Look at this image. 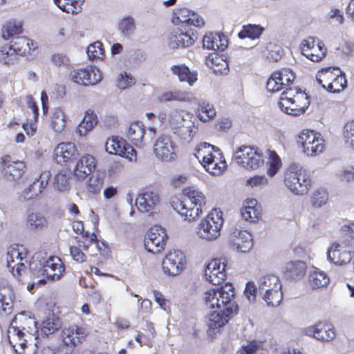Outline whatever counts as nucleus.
Instances as JSON below:
<instances>
[{
    "instance_id": "338daca9",
    "label": "nucleus",
    "mask_w": 354,
    "mask_h": 354,
    "mask_svg": "<svg viewBox=\"0 0 354 354\" xmlns=\"http://www.w3.org/2000/svg\"><path fill=\"white\" fill-rule=\"evenodd\" d=\"M262 346V342L257 340H252L248 342L246 346H243L240 350V354H254Z\"/></svg>"
},
{
    "instance_id": "dca6fc26",
    "label": "nucleus",
    "mask_w": 354,
    "mask_h": 354,
    "mask_svg": "<svg viewBox=\"0 0 354 354\" xmlns=\"http://www.w3.org/2000/svg\"><path fill=\"white\" fill-rule=\"evenodd\" d=\"M1 171L3 176L8 180H17L21 178L26 170L25 161L14 160L8 154L0 158Z\"/></svg>"
},
{
    "instance_id": "c03bdc74",
    "label": "nucleus",
    "mask_w": 354,
    "mask_h": 354,
    "mask_svg": "<svg viewBox=\"0 0 354 354\" xmlns=\"http://www.w3.org/2000/svg\"><path fill=\"white\" fill-rule=\"evenodd\" d=\"M259 288L265 292L273 289L281 288L279 278L274 274H269L263 276L259 281Z\"/></svg>"
},
{
    "instance_id": "a19ab883",
    "label": "nucleus",
    "mask_w": 354,
    "mask_h": 354,
    "mask_svg": "<svg viewBox=\"0 0 354 354\" xmlns=\"http://www.w3.org/2000/svg\"><path fill=\"white\" fill-rule=\"evenodd\" d=\"M330 279L323 271L318 269L312 271L308 276V284L312 289H319L327 286Z\"/></svg>"
},
{
    "instance_id": "f8f14e48",
    "label": "nucleus",
    "mask_w": 354,
    "mask_h": 354,
    "mask_svg": "<svg viewBox=\"0 0 354 354\" xmlns=\"http://www.w3.org/2000/svg\"><path fill=\"white\" fill-rule=\"evenodd\" d=\"M299 49L303 55L314 62L322 60L327 53L324 43L319 39L311 36L302 40Z\"/></svg>"
},
{
    "instance_id": "e2e57ef3",
    "label": "nucleus",
    "mask_w": 354,
    "mask_h": 354,
    "mask_svg": "<svg viewBox=\"0 0 354 354\" xmlns=\"http://www.w3.org/2000/svg\"><path fill=\"white\" fill-rule=\"evenodd\" d=\"M185 112L182 110H174L170 112L168 119L169 123L174 129H178L183 126L185 122L184 115Z\"/></svg>"
},
{
    "instance_id": "393cba45",
    "label": "nucleus",
    "mask_w": 354,
    "mask_h": 354,
    "mask_svg": "<svg viewBox=\"0 0 354 354\" xmlns=\"http://www.w3.org/2000/svg\"><path fill=\"white\" fill-rule=\"evenodd\" d=\"M50 178V173L49 171H42L38 178H37L28 187L24 189L21 194V197L24 201L37 198L46 189Z\"/></svg>"
},
{
    "instance_id": "4d7b16f0",
    "label": "nucleus",
    "mask_w": 354,
    "mask_h": 354,
    "mask_svg": "<svg viewBox=\"0 0 354 354\" xmlns=\"http://www.w3.org/2000/svg\"><path fill=\"white\" fill-rule=\"evenodd\" d=\"M104 48L102 42L97 41L87 47V54L89 59H102L104 57Z\"/></svg>"
},
{
    "instance_id": "b1692460",
    "label": "nucleus",
    "mask_w": 354,
    "mask_h": 354,
    "mask_svg": "<svg viewBox=\"0 0 354 354\" xmlns=\"http://www.w3.org/2000/svg\"><path fill=\"white\" fill-rule=\"evenodd\" d=\"M191 28L180 26L173 30L169 37V44L173 48H186L194 43Z\"/></svg>"
},
{
    "instance_id": "3c124183",
    "label": "nucleus",
    "mask_w": 354,
    "mask_h": 354,
    "mask_svg": "<svg viewBox=\"0 0 354 354\" xmlns=\"http://www.w3.org/2000/svg\"><path fill=\"white\" fill-rule=\"evenodd\" d=\"M60 108L55 109L50 119V126L56 132H62L66 127V118Z\"/></svg>"
},
{
    "instance_id": "5fc2aeb1",
    "label": "nucleus",
    "mask_w": 354,
    "mask_h": 354,
    "mask_svg": "<svg viewBox=\"0 0 354 354\" xmlns=\"http://www.w3.org/2000/svg\"><path fill=\"white\" fill-rule=\"evenodd\" d=\"M70 174L67 171H60L54 178V186L59 191H67L70 188Z\"/></svg>"
},
{
    "instance_id": "6e6552de",
    "label": "nucleus",
    "mask_w": 354,
    "mask_h": 354,
    "mask_svg": "<svg viewBox=\"0 0 354 354\" xmlns=\"http://www.w3.org/2000/svg\"><path fill=\"white\" fill-rule=\"evenodd\" d=\"M88 335L86 328L82 326L73 324L64 326L59 333L61 346L73 351L87 340Z\"/></svg>"
},
{
    "instance_id": "f257e3e1",
    "label": "nucleus",
    "mask_w": 354,
    "mask_h": 354,
    "mask_svg": "<svg viewBox=\"0 0 354 354\" xmlns=\"http://www.w3.org/2000/svg\"><path fill=\"white\" fill-rule=\"evenodd\" d=\"M234 288L230 283L205 292V307L215 310L209 315L207 322V334L212 339L216 338L230 320L238 314L239 306L234 301Z\"/></svg>"
},
{
    "instance_id": "20e7f679",
    "label": "nucleus",
    "mask_w": 354,
    "mask_h": 354,
    "mask_svg": "<svg viewBox=\"0 0 354 354\" xmlns=\"http://www.w3.org/2000/svg\"><path fill=\"white\" fill-rule=\"evenodd\" d=\"M309 105L308 95L297 87L286 88L278 102V106L283 112L293 116L303 114Z\"/></svg>"
},
{
    "instance_id": "39448f33",
    "label": "nucleus",
    "mask_w": 354,
    "mask_h": 354,
    "mask_svg": "<svg viewBox=\"0 0 354 354\" xmlns=\"http://www.w3.org/2000/svg\"><path fill=\"white\" fill-rule=\"evenodd\" d=\"M284 183L295 194L304 195L311 187L312 179L306 169L296 164H292L284 174Z\"/></svg>"
},
{
    "instance_id": "4468645a",
    "label": "nucleus",
    "mask_w": 354,
    "mask_h": 354,
    "mask_svg": "<svg viewBox=\"0 0 354 354\" xmlns=\"http://www.w3.org/2000/svg\"><path fill=\"white\" fill-rule=\"evenodd\" d=\"M102 78L101 71L93 66L73 69L69 74V79L72 82L85 86L95 85Z\"/></svg>"
},
{
    "instance_id": "8fccbe9b",
    "label": "nucleus",
    "mask_w": 354,
    "mask_h": 354,
    "mask_svg": "<svg viewBox=\"0 0 354 354\" xmlns=\"http://www.w3.org/2000/svg\"><path fill=\"white\" fill-rule=\"evenodd\" d=\"M263 30L264 28L259 25L248 24L242 27V29L238 33V36L240 39H255L262 35Z\"/></svg>"
},
{
    "instance_id": "58836bf2",
    "label": "nucleus",
    "mask_w": 354,
    "mask_h": 354,
    "mask_svg": "<svg viewBox=\"0 0 354 354\" xmlns=\"http://www.w3.org/2000/svg\"><path fill=\"white\" fill-rule=\"evenodd\" d=\"M218 149H219L218 147L209 143L201 142L196 147L194 156L203 165L214 156V153H216Z\"/></svg>"
},
{
    "instance_id": "f3484780",
    "label": "nucleus",
    "mask_w": 354,
    "mask_h": 354,
    "mask_svg": "<svg viewBox=\"0 0 354 354\" xmlns=\"http://www.w3.org/2000/svg\"><path fill=\"white\" fill-rule=\"evenodd\" d=\"M304 333L320 342H330L336 337V330L332 324L326 321H319L314 325L306 327Z\"/></svg>"
},
{
    "instance_id": "a878e982",
    "label": "nucleus",
    "mask_w": 354,
    "mask_h": 354,
    "mask_svg": "<svg viewBox=\"0 0 354 354\" xmlns=\"http://www.w3.org/2000/svg\"><path fill=\"white\" fill-rule=\"evenodd\" d=\"M328 260L336 265H344L349 263L352 259V252L346 249L344 242L333 243L327 252Z\"/></svg>"
},
{
    "instance_id": "bf43d9fd",
    "label": "nucleus",
    "mask_w": 354,
    "mask_h": 354,
    "mask_svg": "<svg viewBox=\"0 0 354 354\" xmlns=\"http://www.w3.org/2000/svg\"><path fill=\"white\" fill-rule=\"evenodd\" d=\"M281 290V288H277L265 292L263 299L268 306L274 307L280 304L283 299V294Z\"/></svg>"
},
{
    "instance_id": "9b49d317",
    "label": "nucleus",
    "mask_w": 354,
    "mask_h": 354,
    "mask_svg": "<svg viewBox=\"0 0 354 354\" xmlns=\"http://www.w3.org/2000/svg\"><path fill=\"white\" fill-rule=\"evenodd\" d=\"M7 266L15 277H20L28 263V250L23 245L10 246L8 249Z\"/></svg>"
},
{
    "instance_id": "f704fd0d",
    "label": "nucleus",
    "mask_w": 354,
    "mask_h": 354,
    "mask_svg": "<svg viewBox=\"0 0 354 354\" xmlns=\"http://www.w3.org/2000/svg\"><path fill=\"white\" fill-rule=\"evenodd\" d=\"M145 132V127L142 122H133L129 127L127 137L134 145L141 147L144 145Z\"/></svg>"
},
{
    "instance_id": "9d476101",
    "label": "nucleus",
    "mask_w": 354,
    "mask_h": 354,
    "mask_svg": "<svg viewBox=\"0 0 354 354\" xmlns=\"http://www.w3.org/2000/svg\"><path fill=\"white\" fill-rule=\"evenodd\" d=\"M297 142L308 156H317L325 149V140L322 136L313 130H302L298 136Z\"/></svg>"
},
{
    "instance_id": "a211bd4d",
    "label": "nucleus",
    "mask_w": 354,
    "mask_h": 354,
    "mask_svg": "<svg viewBox=\"0 0 354 354\" xmlns=\"http://www.w3.org/2000/svg\"><path fill=\"white\" fill-rule=\"evenodd\" d=\"M105 147L106 151L111 154L118 155L130 160H136V151L125 140L119 136L109 138Z\"/></svg>"
},
{
    "instance_id": "603ef678",
    "label": "nucleus",
    "mask_w": 354,
    "mask_h": 354,
    "mask_svg": "<svg viewBox=\"0 0 354 354\" xmlns=\"http://www.w3.org/2000/svg\"><path fill=\"white\" fill-rule=\"evenodd\" d=\"M27 225L30 229L42 230L47 227L48 221L40 213H31L28 216Z\"/></svg>"
},
{
    "instance_id": "13d9d810",
    "label": "nucleus",
    "mask_w": 354,
    "mask_h": 354,
    "mask_svg": "<svg viewBox=\"0 0 354 354\" xmlns=\"http://www.w3.org/2000/svg\"><path fill=\"white\" fill-rule=\"evenodd\" d=\"M216 111L213 105L209 103H203L198 110V118L201 121L207 122L214 118Z\"/></svg>"
},
{
    "instance_id": "473e14b6",
    "label": "nucleus",
    "mask_w": 354,
    "mask_h": 354,
    "mask_svg": "<svg viewBox=\"0 0 354 354\" xmlns=\"http://www.w3.org/2000/svg\"><path fill=\"white\" fill-rule=\"evenodd\" d=\"M8 44L19 57L30 55L37 48V44L26 37H16Z\"/></svg>"
},
{
    "instance_id": "bb28decb",
    "label": "nucleus",
    "mask_w": 354,
    "mask_h": 354,
    "mask_svg": "<svg viewBox=\"0 0 354 354\" xmlns=\"http://www.w3.org/2000/svg\"><path fill=\"white\" fill-rule=\"evenodd\" d=\"M96 165L94 156L90 154L82 156L73 169V175L77 180H84L95 169Z\"/></svg>"
},
{
    "instance_id": "4be33fe9",
    "label": "nucleus",
    "mask_w": 354,
    "mask_h": 354,
    "mask_svg": "<svg viewBox=\"0 0 354 354\" xmlns=\"http://www.w3.org/2000/svg\"><path fill=\"white\" fill-rule=\"evenodd\" d=\"M176 145L167 135H161L153 145V152L156 158L161 160L170 161L176 156Z\"/></svg>"
},
{
    "instance_id": "aec40b11",
    "label": "nucleus",
    "mask_w": 354,
    "mask_h": 354,
    "mask_svg": "<svg viewBox=\"0 0 354 354\" xmlns=\"http://www.w3.org/2000/svg\"><path fill=\"white\" fill-rule=\"evenodd\" d=\"M295 78L294 73L289 68H282L274 72L267 81L266 88L270 92H277L292 83Z\"/></svg>"
},
{
    "instance_id": "79ce46f5",
    "label": "nucleus",
    "mask_w": 354,
    "mask_h": 354,
    "mask_svg": "<svg viewBox=\"0 0 354 354\" xmlns=\"http://www.w3.org/2000/svg\"><path fill=\"white\" fill-rule=\"evenodd\" d=\"M207 64L215 74H227L229 71L228 62L221 55H212Z\"/></svg>"
},
{
    "instance_id": "c85d7f7f",
    "label": "nucleus",
    "mask_w": 354,
    "mask_h": 354,
    "mask_svg": "<svg viewBox=\"0 0 354 354\" xmlns=\"http://www.w3.org/2000/svg\"><path fill=\"white\" fill-rule=\"evenodd\" d=\"M64 270V263L59 257L55 256L50 257L43 266L44 275L50 279H59Z\"/></svg>"
},
{
    "instance_id": "7c9ffc66",
    "label": "nucleus",
    "mask_w": 354,
    "mask_h": 354,
    "mask_svg": "<svg viewBox=\"0 0 354 354\" xmlns=\"http://www.w3.org/2000/svg\"><path fill=\"white\" fill-rule=\"evenodd\" d=\"M261 206L256 199L250 198L244 201L241 209V216L244 220L255 223L261 218Z\"/></svg>"
},
{
    "instance_id": "72a5a7b5",
    "label": "nucleus",
    "mask_w": 354,
    "mask_h": 354,
    "mask_svg": "<svg viewBox=\"0 0 354 354\" xmlns=\"http://www.w3.org/2000/svg\"><path fill=\"white\" fill-rule=\"evenodd\" d=\"M195 100L196 97L193 93L180 90L165 91L158 96V101L164 103L171 101L192 102Z\"/></svg>"
},
{
    "instance_id": "7ed1b4c3",
    "label": "nucleus",
    "mask_w": 354,
    "mask_h": 354,
    "mask_svg": "<svg viewBox=\"0 0 354 354\" xmlns=\"http://www.w3.org/2000/svg\"><path fill=\"white\" fill-rule=\"evenodd\" d=\"M181 198L176 196L170 199L172 208L185 221H192L198 218L203 212L206 199L202 192L194 187L183 189Z\"/></svg>"
},
{
    "instance_id": "c756f323",
    "label": "nucleus",
    "mask_w": 354,
    "mask_h": 354,
    "mask_svg": "<svg viewBox=\"0 0 354 354\" xmlns=\"http://www.w3.org/2000/svg\"><path fill=\"white\" fill-rule=\"evenodd\" d=\"M205 169L213 176L222 174L227 169V163L221 149L216 151V153L202 165Z\"/></svg>"
},
{
    "instance_id": "f03ea898",
    "label": "nucleus",
    "mask_w": 354,
    "mask_h": 354,
    "mask_svg": "<svg viewBox=\"0 0 354 354\" xmlns=\"http://www.w3.org/2000/svg\"><path fill=\"white\" fill-rule=\"evenodd\" d=\"M37 322L33 317L28 316L25 313L16 315L12 320L8 330V339L10 344L18 354H35V350L29 349L25 336L37 337Z\"/></svg>"
},
{
    "instance_id": "412c9836",
    "label": "nucleus",
    "mask_w": 354,
    "mask_h": 354,
    "mask_svg": "<svg viewBox=\"0 0 354 354\" xmlns=\"http://www.w3.org/2000/svg\"><path fill=\"white\" fill-rule=\"evenodd\" d=\"M171 21L174 24H181L185 27H202L205 24L201 16L187 8H175L173 10Z\"/></svg>"
},
{
    "instance_id": "4c0bfd02",
    "label": "nucleus",
    "mask_w": 354,
    "mask_h": 354,
    "mask_svg": "<svg viewBox=\"0 0 354 354\" xmlns=\"http://www.w3.org/2000/svg\"><path fill=\"white\" fill-rule=\"evenodd\" d=\"M306 271V263L301 261H297L287 263L284 273L286 277L294 280H297L305 275Z\"/></svg>"
},
{
    "instance_id": "cd10ccee",
    "label": "nucleus",
    "mask_w": 354,
    "mask_h": 354,
    "mask_svg": "<svg viewBox=\"0 0 354 354\" xmlns=\"http://www.w3.org/2000/svg\"><path fill=\"white\" fill-rule=\"evenodd\" d=\"M136 203L140 211L150 212L159 204L160 196L157 192L146 189L138 196Z\"/></svg>"
},
{
    "instance_id": "69168bd1",
    "label": "nucleus",
    "mask_w": 354,
    "mask_h": 354,
    "mask_svg": "<svg viewBox=\"0 0 354 354\" xmlns=\"http://www.w3.org/2000/svg\"><path fill=\"white\" fill-rule=\"evenodd\" d=\"M343 136L354 149V120L347 122L344 127Z\"/></svg>"
},
{
    "instance_id": "423d86ee",
    "label": "nucleus",
    "mask_w": 354,
    "mask_h": 354,
    "mask_svg": "<svg viewBox=\"0 0 354 354\" xmlns=\"http://www.w3.org/2000/svg\"><path fill=\"white\" fill-rule=\"evenodd\" d=\"M316 80L322 88L333 93L341 92L347 86L346 76L338 67L329 66L319 70Z\"/></svg>"
},
{
    "instance_id": "052dcab7",
    "label": "nucleus",
    "mask_w": 354,
    "mask_h": 354,
    "mask_svg": "<svg viewBox=\"0 0 354 354\" xmlns=\"http://www.w3.org/2000/svg\"><path fill=\"white\" fill-rule=\"evenodd\" d=\"M328 199V196L325 189L319 188L315 190L310 197L311 205L315 207H319L324 205Z\"/></svg>"
},
{
    "instance_id": "0eeeda50",
    "label": "nucleus",
    "mask_w": 354,
    "mask_h": 354,
    "mask_svg": "<svg viewBox=\"0 0 354 354\" xmlns=\"http://www.w3.org/2000/svg\"><path fill=\"white\" fill-rule=\"evenodd\" d=\"M223 224V213L213 209L198 224L197 234L203 239L212 241L220 236Z\"/></svg>"
},
{
    "instance_id": "2eb2a0df",
    "label": "nucleus",
    "mask_w": 354,
    "mask_h": 354,
    "mask_svg": "<svg viewBox=\"0 0 354 354\" xmlns=\"http://www.w3.org/2000/svg\"><path fill=\"white\" fill-rule=\"evenodd\" d=\"M186 256L179 250L169 251L163 258L162 267L165 274L169 276L179 274L186 267Z\"/></svg>"
},
{
    "instance_id": "6e6d98bb",
    "label": "nucleus",
    "mask_w": 354,
    "mask_h": 354,
    "mask_svg": "<svg viewBox=\"0 0 354 354\" xmlns=\"http://www.w3.org/2000/svg\"><path fill=\"white\" fill-rule=\"evenodd\" d=\"M61 326L60 320L57 317H47L43 322L41 332L44 335L48 336L55 333Z\"/></svg>"
},
{
    "instance_id": "2f4dec72",
    "label": "nucleus",
    "mask_w": 354,
    "mask_h": 354,
    "mask_svg": "<svg viewBox=\"0 0 354 354\" xmlns=\"http://www.w3.org/2000/svg\"><path fill=\"white\" fill-rule=\"evenodd\" d=\"M231 241L241 252H248L253 246L252 235L247 230L235 229L231 234Z\"/></svg>"
},
{
    "instance_id": "c9c22d12",
    "label": "nucleus",
    "mask_w": 354,
    "mask_h": 354,
    "mask_svg": "<svg viewBox=\"0 0 354 354\" xmlns=\"http://www.w3.org/2000/svg\"><path fill=\"white\" fill-rule=\"evenodd\" d=\"M156 335V333L153 324L150 322H147L145 326L141 328V330L138 332L135 339L141 346H147L148 347H152Z\"/></svg>"
},
{
    "instance_id": "ea45409f",
    "label": "nucleus",
    "mask_w": 354,
    "mask_h": 354,
    "mask_svg": "<svg viewBox=\"0 0 354 354\" xmlns=\"http://www.w3.org/2000/svg\"><path fill=\"white\" fill-rule=\"evenodd\" d=\"M171 70L174 75L178 76L180 82H186L190 86L197 80V74L195 72H191L189 68L185 64L174 65L171 66Z\"/></svg>"
},
{
    "instance_id": "ddd939ff",
    "label": "nucleus",
    "mask_w": 354,
    "mask_h": 354,
    "mask_svg": "<svg viewBox=\"0 0 354 354\" xmlns=\"http://www.w3.org/2000/svg\"><path fill=\"white\" fill-rule=\"evenodd\" d=\"M168 240L166 230L159 225L152 226L145 237L144 244L145 249L153 254L162 252Z\"/></svg>"
},
{
    "instance_id": "37998d69",
    "label": "nucleus",
    "mask_w": 354,
    "mask_h": 354,
    "mask_svg": "<svg viewBox=\"0 0 354 354\" xmlns=\"http://www.w3.org/2000/svg\"><path fill=\"white\" fill-rule=\"evenodd\" d=\"M19 56L12 46L6 44L0 47V64L6 66H12L17 63Z\"/></svg>"
},
{
    "instance_id": "e433bc0d",
    "label": "nucleus",
    "mask_w": 354,
    "mask_h": 354,
    "mask_svg": "<svg viewBox=\"0 0 354 354\" xmlns=\"http://www.w3.org/2000/svg\"><path fill=\"white\" fill-rule=\"evenodd\" d=\"M98 119L95 112L91 109L85 112V115L79 124L77 132L80 136H85L97 124Z\"/></svg>"
},
{
    "instance_id": "a18cd8bd",
    "label": "nucleus",
    "mask_w": 354,
    "mask_h": 354,
    "mask_svg": "<svg viewBox=\"0 0 354 354\" xmlns=\"http://www.w3.org/2000/svg\"><path fill=\"white\" fill-rule=\"evenodd\" d=\"M55 4L66 13L77 14L82 10L83 0H53Z\"/></svg>"
},
{
    "instance_id": "0e129e2a",
    "label": "nucleus",
    "mask_w": 354,
    "mask_h": 354,
    "mask_svg": "<svg viewBox=\"0 0 354 354\" xmlns=\"http://www.w3.org/2000/svg\"><path fill=\"white\" fill-rule=\"evenodd\" d=\"M135 28L134 19L131 17H124L119 24V29L124 35L131 34Z\"/></svg>"
},
{
    "instance_id": "5701e85b",
    "label": "nucleus",
    "mask_w": 354,
    "mask_h": 354,
    "mask_svg": "<svg viewBox=\"0 0 354 354\" xmlns=\"http://www.w3.org/2000/svg\"><path fill=\"white\" fill-rule=\"evenodd\" d=\"M225 268V259H212L206 267L205 276L211 283L218 286L226 279Z\"/></svg>"
},
{
    "instance_id": "49530a36",
    "label": "nucleus",
    "mask_w": 354,
    "mask_h": 354,
    "mask_svg": "<svg viewBox=\"0 0 354 354\" xmlns=\"http://www.w3.org/2000/svg\"><path fill=\"white\" fill-rule=\"evenodd\" d=\"M225 43L227 40L224 39ZM220 35L214 36L212 33L206 34L203 37V46L209 50H223L227 47V44L222 42Z\"/></svg>"
},
{
    "instance_id": "6ab92c4d",
    "label": "nucleus",
    "mask_w": 354,
    "mask_h": 354,
    "mask_svg": "<svg viewBox=\"0 0 354 354\" xmlns=\"http://www.w3.org/2000/svg\"><path fill=\"white\" fill-rule=\"evenodd\" d=\"M79 156L76 145L72 142H62L53 151V160L59 165H67L73 162Z\"/></svg>"
},
{
    "instance_id": "de8ad7c7",
    "label": "nucleus",
    "mask_w": 354,
    "mask_h": 354,
    "mask_svg": "<svg viewBox=\"0 0 354 354\" xmlns=\"http://www.w3.org/2000/svg\"><path fill=\"white\" fill-rule=\"evenodd\" d=\"M23 24L21 21L10 20L7 21L2 27L1 34L4 39H8L10 37L22 33Z\"/></svg>"
},
{
    "instance_id": "1a4fd4ad",
    "label": "nucleus",
    "mask_w": 354,
    "mask_h": 354,
    "mask_svg": "<svg viewBox=\"0 0 354 354\" xmlns=\"http://www.w3.org/2000/svg\"><path fill=\"white\" fill-rule=\"evenodd\" d=\"M236 162L245 168L255 170L264 165V156L262 151L254 146L243 145L235 155Z\"/></svg>"
},
{
    "instance_id": "864d4df0",
    "label": "nucleus",
    "mask_w": 354,
    "mask_h": 354,
    "mask_svg": "<svg viewBox=\"0 0 354 354\" xmlns=\"http://www.w3.org/2000/svg\"><path fill=\"white\" fill-rule=\"evenodd\" d=\"M268 156L267 174L270 177H273L281 167L282 162L275 151L269 149Z\"/></svg>"
},
{
    "instance_id": "09e8293b",
    "label": "nucleus",
    "mask_w": 354,
    "mask_h": 354,
    "mask_svg": "<svg viewBox=\"0 0 354 354\" xmlns=\"http://www.w3.org/2000/svg\"><path fill=\"white\" fill-rule=\"evenodd\" d=\"M104 174H93L86 182V188L88 193L96 195L99 194L104 183Z\"/></svg>"
},
{
    "instance_id": "774afa93",
    "label": "nucleus",
    "mask_w": 354,
    "mask_h": 354,
    "mask_svg": "<svg viewBox=\"0 0 354 354\" xmlns=\"http://www.w3.org/2000/svg\"><path fill=\"white\" fill-rule=\"evenodd\" d=\"M268 183L264 175H255L249 178L246 181V185L251 187H261L266 185Z\"/></svg>"
},
{
    "instance_id": "680f3d73",
    "label": "nucleus",
    "mask_w": 354,
    "mask_h": 354,
    "mask_svg": "<svg viewBox=\"0 0 354 354\" xmlns=\"http://www.w3.org/2000/svg\"><path fill=\"white\" fill-rule=\"evenodd\" d=\"M95 241H96V234L95 233L90 234L88 232L76 237L77 245L81 247L84 251H88Z\"/></svg>"
}]
</instances>
